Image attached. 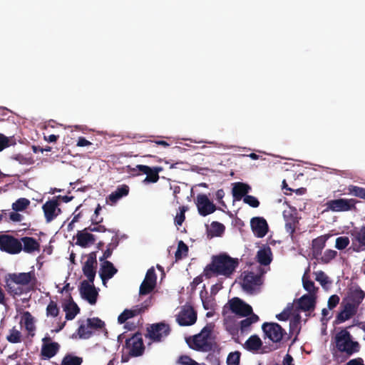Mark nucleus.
I'll list each match as a JSON object with an SVG mask.
<instances>
[{"label": "nucleus", "instance_id": "nucleus-1", "mask_svg": "<svg viewBox=\"0 0 365 365\" xmlns=\"http://www.w3.org/2000/svg\"><path fill=\"white\" fill-rule=\"evenodd\" d=\"M239 264L238 259L232 258L226 254L215 255L204 269L203 274L207 279L213 276L222 275L230 277Z\"/></svg>", "mask_w": 365, "mask_h": 365}, {"label": "nucleus", "instance_id": "nucleus-2", "mask_svg": "<svg viewBox=\"0 0 365 365\" xmlns=\"http://www.w3.org/2000/svg\"><path fill=\"white\" fill-rule=\"evenodd\" d=\"M334 344L332 354L334 359H337V352L345 354L348 358L359 352L361 347L358 341L353 340L351 334L346 329H343L335 334Z\"/></svg>", "mask_w": 365, "mask_h": 365}, {"label": "nucleus", "instance_id": "nucleus-3", "mask_svg": "<svg viewBox=\"0 0 365 365\" xmlns=\"http://www.w3.org/2000/svg\"><path fill=\"white\" fill-rule=\"evenodd\" d=\"M8 277L5 288L12 296L21 295L23 293V289L19 287H16L14 284L21 286L31 285L34 287L38 282L34 269L29 272L9 274Z\"/></svg>", "mask_w": 365, "mask_h": 365}, {"label": "nucleus", "instance_id": "nucleus-4", "mask_svg": "<svg viewBox=\"0 0 365 365\" xmlns=\"http://www.w3.org/2000/svg\"><path fill=\"white\" fill-rule=\"evenodd\" d=\"M214 325L212 323L204 327L201 331L192 336L186 339L189 347L193 350L202 352H210L216 345L210 341Z\"/></svg>", "mask_w": 365, "mask_h": 365}, {"label": "nucleus", "instance_id": "nucleus-5", "mask_svg": "<svg viewBox=\"0 0 365 365\" xmlns=\"http://www.w3.org/2000/svg\"><path fill=\"white\" fill-rule=\"evenodd\" d=\"M357 202L358 201L354 198H339L328 200L325 205L327 210L341 212L356 210V204Z\"/></svg>", "mask_w": 365, "mask_h": 365}, {"label": "nucleus", "instance_id": "nucleus-6", "mask_svg": "<svg viewBox=\"0 0 365 365\" xmlns=\"http://www.w3.org/2000/svg\"><path fill=\"white\" fill-rule=\"evenodd\" d=\"M124 348L130 356L137 357L143 355L145 346L141 334L137 332L131 337L126 339Z\"/></svg>", "mask_w": 365, "mask_h": 365}, {"label": "nucleus", "instance_id": "nucleus-7", "mask_svg": "<svg viewBox=\"0 0 365 365\" xmlns=\"http://www.w3.org/2000/svg\"><path fill=\"white\" fill-rule=\"evenodd\" d=\"M20 240L10 235H0V250L10 255H16L22 251Z\"/></svg>", "mask_w": 365, "mask_h": 365}, {"label": "nucleus", "instance_id": "nucleus-8", "mask_svg": "<svg viewBox=\"0 0 365 365\" xmlns=\"http://www.w3.org/2000/svg\"><path fill=\"white\" fill-rule=\"evenodd\" d=\"M264 335L272 342H280L287 334L286 331L277 323L264 322L262 326Z\"/></svg>", "mask_w": 365, "mask_h": 365}, {"label": "nucleus", "instance_id": "nucleus-9", "mask_svg": "<svg viewBox=\"0 0 365 365\" xmlns=\"http://www.w3.org/2000/svg\"><path fill=\"white\" fill-rule=\"evenodd\" d=\"M170 325L163 322L153 324L147 329L148 336L155 342L161 341L170 334Z\"/></svg>", "mask_w": 365, "mask_h": 365}, {"label": "nucleus", "instance_id": "nucleus-10", "mask_svg": "<svg viewBox=\"0 0 365 365\" xmlns=\"http://www.w3.org/2000/svg\"><path fill=\"white\" fill-rule=\"evenodd\" d=\"M227 304L232 313L241 317H248L252 314V307L238 297L230 299Z\"/></svg>", "mask_w": 365, "mask_h": 365}, {"label": "nucleus", "instance_id": "nucleus-11", "mask_svg": "<svg viewBox=\"0 0 365 365\" xmlns=\"http://www.w3.org/2000/svg\"><path fill=\"white\" fill-rule=\"evenodd\" d=\"M352 237V249L354 252H359L365 250V225L361 227H354L351 230Z\"/></svg>", "mask_w": 365, "mask_h": 365}, {"label": "nucleus", "instance_id": "nucleus-12", "mask_svg": "<svg viewBox=\"0 0 365 365\" xmlns=\"http://www.w3.org/2000/svg\"><path fill=\"white\" fill-rule=\"evenodd\" d=\"M176 320L180 326H191L197 321V312L191 306L184 307L178 314Z\"/></svg>", "mask_w": 365, "mask_h": 365}, {"label": "nucleus", "instance_id": "nucleus-13", "mask_svg": "<svg viewBox=\"0 0 365 365\" xmlns=\"http://www.w3.org/2000/svg\"><path fill=\"white\" fill-rule=\"evenodd\" d=\"M79 292L83 299L87 300L91 304H95L97 301L98 292L93 284L87 280L81 282Z\"/></svg>", "mask_w": 365, "mask_h": 365}, {"label": "nucleus", "instance_id": "nucleus-14", "mask_svg": "<svg viewBox=\"0 0 365 365\" xmlns=\"http://www.w3.org/2000/svg\"><path fill=\"white\" fill-rule=\"evenodd\" d=\"M156 274L153 267L150 268L145 274V277L140 286L139 294L146 295L155 289L156 285Z\"/></svg>", "mask_w": 365, "mask_h": 365}, {"label": "nucleus", "instance_id": "nucleus-15", "mask_svg": "<svg viewBox=\"0 0 365 365\" xmlns=\"http://www.w3.org/2000/svg\"><path fill=\"white\" fill-rule=\"evenodd\" d=\"M365 297V292L358 285L349 288L346 297L343 299L357 309Z\"/></svg>", "mask_w": 365, "mask_h": 365}, {"label": "nucleus", "instance_id": "nucleus-16", "mask_svg": "<svg viewBox=\"0 0 365 365\" xmlns=\"http://www.w3.org/2000/svg\"><path fill=\"white\" fill-rule=\"evenodd\" d=\"M133 171H138L146 175L145 182H157L159 180V173L163 171V168L156 166L150 168L145 165H137Z\"/></svg>", "mask_w": 365, "mask_h": 365}, {"label": "nucleus", "instance_id": "nucleus-17", "mask_svg": "<svg viewBox=\"0 0 365 365\" xmlns=\"http://www.w3.org/2000/svg\"><path fill=\"white\" fill-rule=\"evenodd\" d=\"M197 207L200 215L205 217L213 213L217 207L205 194H199L197 196Z\"/></svg>", "mask_w": 365, "mask_h": 365}, {"label": "nucleus", "instance_id": "nucleus-18", "mask_svg": "<svg viewBox=\"0 0 365 365\" xmlns=\"http://www.w3.org/2000/svg\"><path fill=\"white\" fill-rule=\"evenodd\" d=\"M260 276L252 272H247L245 274L242 287L244 291L249 294H253L257 286L260 284Z\"/></svg>", "mask_w": 365, "mask_h": 365}, {"label": "nucleus", "instance_id": "nucleus-19", "mask_svg": "<svg viewBox=\"0 0 365 365\" xmlns=\"http://www.w3.org/2000/svg\"><path fill=\"white\" fill-rule=\"evenodd\" d=\"M283 217L285 221L286 232L289 233L291 237L292 238L296 231L297 225L299 224V217H297V212H296V210H284L283 212Z\"/></svg>", "mask_w": 365, "mask_h": 365}, {"label": "nucleus", "instance_id": "nucleus-20", "mask_svg": "<svg viewBox=\"0 0 365 365\" xmlns=\"http://www.w3.org/2000/svg\"><path fill=\"white\" fill-rule=\"evenodd\" d=\"M59 203L56 199L47 201L43 204L42 209L46 222H50L54 220L56 216L61 212L60 208H58Z\"/></svg>", "mask_w": 365, "mask_h": 365}, {"label": "nucleus", "instance_id": "nucleus-21", "mask_svg": "<svg viewBox=\"0 0 365 365\" xmlns=\"http://www.w3.org/2000/svg\"><path fill=\"white\" fill-rule=\"evenodd\" d=\"M250 226L252 232L257 237H264L268 232V224L266 220L261 217L252 218Z\"/></svg>", "mask_w": 365, "mask_h": 365}, {"label": "nucleus", "instance_id": "nucleus-22", "mask_svg": "<svg viewBox=\"0 0 365 365\" xmlns=\"http://www.w3.org/2000/svg\"><path fill=\"white\" fill-rule=\"evenodd\" d=\"M341 310L338 313L336 316V321L339 323L344 322L345 321L351 319L358 312V309L349 303L342 300L341 304Z\"/></svg>", "mask_w": 365, "mask_h": 365}, {"label": "nucleus", "instance_id": "nucleus-23", "mask_svg": "<svg viewBox=\"0 0 365 365\" xmlns=\"http://www.w3.org/2000/svg\"><path fill=\"white\" fill-rule=\"evenodd\" d=\"M329 239V235H321L312 242V257L316 259H319V257L322 256V250L325 247L326 242Z\"/></svg>", "mask_w": 365, "mask_h": 365}, {"label": "nucleus", "instance_id": "nucleus-24", "mask_svg": "<svg viewBox=\"0 0 365 365\" xmlns=\"http://www.w3.org/2000/svg\"><path fill=\"white\" fill-rule=\"evenodd\" d=\"M315 304L316 299L313 294H304L297 300V309L303 312L313 311Z\"/></svg>", "mask_w": 365, "mask_h": 365}, {"label": "nucleus", "instance_id": "nucleus-25", "mask_svg": "<svg viewBox=\"0 0 365 365\" xmlns=\"http://www.w3.org/2000/svg\"><path fill=\"white\" fill-rule=\"evenodd\" d=\"M76 239V244L84 248L94 244L96 242L95 236L85 229L77 232Z\"/></svg>", "mask_w": 365, "mask_h": 365}, {"label": "nucleus", "instance_id": "nucleus-26", "mask_svg": "<svg viewBox=\"0 0 365 365\" xmlns=\"http://www.w3.org/2000/svg\"><path fill=\"white\" fill-rule=\"evenodd\" d=\"M49 340L50 338L47 337L43 339V342ZM59 347L60 346L57 342L44 343L41 347V354L45 359H51L57 354Z\"/></svg>", "mask_w": 365, "mask_h": 365}, {"label": "nucleus", "instance_id": "nucleus-27", "mask_svg": "<svg viewBox=\"0 0 365 365\" xmlns=\"http://www.w3.org/2000/svg\"><path fill=\"white\" fill-rule=\"evenodd\" d=\"M118 272V269L114 267L110 261H104L100 269V277L104 282L106 280L111 279Z\"/></svg>", "mask_w": 365, "mask_h": 365}, {"label": "nucleus", "instance_id": "nucleus-28", "mask_svg": "<svg viewBox=\"0 0 365 365\" xmlns=\"http://www.w3.org/2000/svg\"><path fill=\"white\" fill-rule=\"evenodd\" d=\"M22 245V250L26 253H32L40 251V244L32 237H23L20 239Z\"/></svg>", "mask_w": 365, "mask_h": 365}, {"label": "nucleus", "instance_id": "nucleus-29", "mask_svg": "<svg viewBox=\"0 0 365 365\" xmlns=\"http://www.w3.org/2000/svg\"><path fill=\"white\" fill-rule=\"evenodd\" d=\"M251 187L247 184L243 182H235L232 187V195L235 200H240L242 197L247 195Z\"/></svg>", "mask_w": 365, "mask_h": 365}, {"label": "nucleus", "instance_id": "nucleus-30", "mask_svg": "<svg viewBox=\"0 0 365 365\" xmlns=\"http://www.w3.org/2000/svg\"><path fill=\"white\" fill-rule=\"evenodd\" d=\"M272 255L271 248L269 246L264 247L258 250L257 253V262L264 266L269 265L272 259Z\"/></svg>", "mask_w": 365, "mask_h": 365}, {"label": "nucleus", "instance_id": "nucleus-31", "mask_svg": "<svg viewBox=\"0 0 365 365\" xmlns=\"http://www.w3.org/2000/svg\"><path fill=\"white\" fill-rule=\"evenodd\" d=\"M129 187L127 185L118 186L116 190L111 192L108 199L111 203H115L121 197L127 196L129 193Z\"/></svg>", "mask_w": 365, "mask_h": 365}, {"label": "nucleus", "instance_id": "nucleus-32", "mask_svg": "<svg viewBox=\"0 0 365 365\" xmlns=\"http://www.w3.org/2000/svg\"><path fill=\"white\" fill-rule=\"evenodd\" d=\"M62 307L66 312L65 318L68 321L73 320L80 312V308L76 303L62 304Z\"/></svg>", "mask_w": 365, "mask_h": 365}, {"label": "nucleus", "instance_id": "nucleus-33", "mask_svg": "<svg viewBox=\"0 0 365 365\" xmlns=\"http://www.w3.org/2000/svg\"><path fill=\"white\" fill-rule=\"evenodd\" d=\"M143 312V308L136 307L133 309H125L118 317V322L120 324L125 323L128 319L133 318Z\"/></svg>", "mask_w": 365, "mask_h": 365}, {"label": "nucleus", "instance_id": "nucleus-34", "mask_svg": "<svg viewBox=\"0 0 365 365\" xmlns=\"http://www.w3.org/2000/svg\"><path fill=\"white\" fill-rule=\"evenodd\" d=\"M262 346V341L257 335H252L245 341V348L250 351H258Z\"/></svg>", "mask_w": 365, "mask_h": 365}, {"label": "nucleus", "instance_id": "nucleus-35", "mask_svg": "<svg viewBox=\"0 0 365 365\" xmlns=\"http://www.w3.org/2000/svg\"><path fill=\"white\" fill-rule=\"evenodd\" d=\"M347 194L365 200V187L349 185L346 187Z\"/></svg>", "mask_w": 365, "mask_h": 365}, {"label": "nucleus", "instance_id": "nucleus-36", "mask_svg": "<svg viewBox=\"0 0 365 365\" xmlns=\"http://www.w3.org/2000/svg\"><path fill=\"white\" fill-rule=\"evenodd\" d=\"M93 225H90L85 228L88 232H105L107 231V229L104 225H101L99 223L103 222V218L100 219H94V217L91 218ZM108 232H110V230H108ZM111 232H114L111 231Z\"/></svg>", "mask_w": 365, "mask_h": 365}, {"label": "nucleus", "instance_id": "nucleus-37", "mask_svg": "<svg viewBox=\"0 0 365 365\" xmlns=\"http://www.w3.org/2000/svg\"><path fill=\"white\" fill-rule=\"evenodd\" d=\"M246 319L242 320L240 323V330L242 332H244L247 330V329L254 323H256L259 320V317L254 314H251L248 317H245Z\"/></svg>", "mask_w": 365, "mask_h": 365}, {"label": "nucleus", "instance_id": "nucleus-38", "mask_svg": "<svg viewBox=\"0 0 365 365\" xmlns=\"http://www.w3.org/2000/svg\"><path fill=\"white\" fill-rule=\"evenodd\" d=\"M86 324L90 330H98L105 327V322L98 317L88 318Z\"/></svg>", "mask_w": 365, "mask_h": 365}, {"label": "nucleus", "instance_id": "nucleus-39", "mask_svg": "<svg viewBox=\"0 0 365 365\" xmlns=\"http://www.w3.org/2000/svg\"><path fill=\"white\" fill-rule=\"evenodd\" d=\"M112 241H113V242L110 243L108 245L107 249L104 251L103 256L101 257H100L101 262H103V261L104 262V261H106V259L109 258L113 253V249L117 247V245L118 244V236L116 234H115V236L112 238Z\"/></svg>", "mask_w": 365, "mask_h": 365}, {"label": "nucleus", "instance_id": "nucleus-40", "mask_svg": "<svg viewBox=\"0 0 365 365\" xmlns=\"http://www.w3.org/2000/svg\"><path fill=\"white\" fill-rule=\"evenodd\" d=\"M30 205V201L26 198H19L12 204V209L16 212H21L26 210Z\"/></svg>", "mask_w": 365, "mask_h": 365}, {"label": "nucleus", "instance_id": "nucleus-41", "mask_svg": "<svg viewBox=\"0 0 365 365\" xmlns=\"http://www.w3.org/2000/svg\"><path fill=\"white\" fill-rule=\"evenodd\" d=\"M6 339L12 344L19 343L21 341V333L15 327H13L9 330V334L6 336Z\"/></svg>", "mask_w": 365, "mask_h": 365}, {"label": "nucleus", "instance_id": "nucleus-42", "mask_svg": "<svg viewBox=\"0 0 365 365\" xmlns=\"http://www.w3.org/2000/svg\"><path fill=\"white\" fill-rule=\"evenodd\" d=\"M83 359L81 357L68 354L63 357L61 365H81Z\"/></svg>", "mask_w": 365, "mask_h": 365}, {"label": "nucleus", "instance_id": "nucleus-43", "mask_svg": "<svg viewBox=\"0 0 365 365\" xmlns=\"http://www.w3.org/2000/svg\"><path fill=\"white\" fill-rule=\"evenodd\" d=\"M60 309L57 303L51 300L47 305L46 312L47 317H56L59 314Z\"/></svg>", "mask_w": 365, "mask_h": 365}, {"label": "nucleus", "instance_id": "nucleus-44", "mask_svg": "<svg viewBox=\"0 0 365 365\" xmlns=\"http://www.w3.org/2000/svg\"><path fill=\"white\" fill-rule=\"evenodd\" d=\"M24 325L26 329L31 332L35 330L34 319L31 314L29 312H26L24 314Z\"/></svg>", "mask_w": 365, "mask_h": 365}, {"label": "nucleus", "instance_id": "nucleus-45", "mask_svg": "<svg viewBox=\"0 0 365 365\" xmlns=\"http://www.w3.org/2000/svg\"><path fill=\"white\" fill-rule=\"evenodd\" d=\"M77 334L80 339H87L92 336L93 331L89 329L87 324H81L77 329Z\"/></svg>", "mask_w": 365, "mask_h": 365}, {"label": "nucleus", "instance_id": "nucleus-46", "mask_svg": "<svg viewBox=\"0 0 365 365\" xmlns=\"http://www.w3.org/2000/svg\"><path fill=\"white\" fill-rule=\"evenodd\" d=\"M188 252V247L182 241H180L178 242V249L175 252V258L176 259H180L182 257H185L187 255Z\"/></svg>", "mask_w": 365, "mask_h": 365}, {"label": "nucleus", "instance_id": "nucleus-47", "mask_svg": "<svg viewBox=\"0 0 365 365\" xmlns=\"http://www.w3.org/2000/svg\"><path fill=\"white\" fill-rule=\"evenodd\" d=\"M96 268L94 267H88V266H84L83 265L82 270L83 274L88 278V282H90L91 284L93 283L96 271Z\"/></svg>", "mask_w": 365, "mask_h": 365}, {"label": "nucleus", "instance_id": "nucleus-48", "mask_svg": "<svg viewBox=\"0 0 365 365\" xmlns=\"http://www.w3.org/2000/svg\"><path fill=\"white\" fill-rule=\"evenodd\" d=\"M241 353L238 351L230 352L227 358V365H239Z\"/></svg>", "mask_w": 365, "mask_h": 365}, {"label": "nucleus", "instance_id": "nucleus-49", "mask_svg": "<svg viewBox=\"0 0 365 365\" xmlns=\"http://www.w3.org/2000/svg\"><path fill=\"white\" fill-rule=\"evenodd\" d=\"M303 287L305 290L309 292V294H314L317 289L315 287L314 282L304 275L302 278Z\"/></svg>", "mask_w": 365, "mask_h": 365}, {"label": "nucleus", "instance_id": "nucleus-50", "mask_svg": "<svg viewBox=\"0 0 365 365\" xmlns=\"http://www.w3.org/2000/svg\"><path fill=\"white\" fill-rule=\"evenodd\" d=\"M293 309L292 304H288L287 307L279 314L276 315V317L279 321H287L292 313Z\"/></svg>", "mask_w": 365, "mask_h": 365}, {"label": "nucleus", "instance_id": "nucleus-51", "mask_svg": "<svg viewBox=\"0 0 365 365\" xmlns=\"http://www.w3.org/2000/svg\"><path fill=\"white\" fill-rule=\"evenodd\" d=\"M337 255V252L333 250H327L321 257L322 262L327 264L334 259Z\"/></svg>", "mask_w": 365, "mask_h": 365}, {"label": "nucleus", "instance_id": "nucleus-52", "mask_svg": "<svg viewBox=\"0 0 365 365\" xmlns=\"http://www.w3.org/2000/svg\"><path fill=\"white\" fill-rule=\"evenodd\" d=\"M350 240L348 237L342 236L336 239L335 247L339 250H344L349 245Z\"/></svg>", "mask_w": 365, "mask_h": 365}, {"label": "nucleus", "instance_id": "nucleus-53", "mask_svg": "<svg viewBox=\"0 0 365 365\" xmlns=\"http://www.w3.org/2000/svg\"><path fill=\"white\" fill-rule=\"evenodd\" d=\"M177 363L179 365H200L197 361L187 355L180 356L178 358Z\"/></svg>", "mask_w": 365, "mask_h": 365}, {"label": "nucleus", "instance_id": "nucleus-54", "mask_svg": "<svg viewBox=\"0 0 365 365\" xmlns=\"http://www.w3.org/2000/svg\"><path fill=\"white\" fill-rule=\"evenodd\" d=\"M180 213L177 214V215L175 217V224L176 226L182 225V222L185 220V213L187 209L186 207L182 206V207H180Z\"/></svg>", "mask_w": 365, "mask_h": 365}, {"label": "nucleus", "instance_id": "nucleus-55", "mask_svg": "<svg viewBox=\"0 0 365 365\" xmlns=\"http://www.w3.org/2000/svg\"><path fill=\"white\" fill-rule=\"evenodd\" d=\"M211 227L215 236H220L225 231V226L218 222H212Z\"/></svg>", "mask_w": 365, "mask_h": 365}, {"label": "nucleus", "instance_id": "nucleus-56", "mask_svg": "<svg viewBox=\"0 0 365 365\" xmlns=\"http://www.w3.org/2000/svg\"><path fill=\"white\" fill-rule=\"evenodd\" d=\"M315 279L319 282L322 287H324L327 284L329 283V277L323 271H319L315 273Z\"/></svg>", "mask_w": 365, "mask_h": 365}, {"label": "nucleus", "instance_id": "nucleus-57", "mask_svg": "<svg viewBox=\"0 0 365 365\" xmlns=\"http://www.w3.org/2000/svg\"><path fill=\"white\" fill-rule=\"evenodd\" d=\"M243 201L252 207H258L259 205V202L257 198L252 195H245L243 198Z\"/></svg>", "mask_w": 365, "mask_h": 365}, {"label": "nucleus", "instance_id": "nucleus-58", "mask_svg": "<svg viewBox=\"0 0 365 365\" xmlns=\"http://www.w3.org/2000/svg\"><path fill=\"white\" fill-rule=\"evenodd\" d=\"M97 259H96V252H91L87 256V260L84 263V266L88 267H97Z\"/></svg>", "mask_w": 365, "mask_h": 365}, {"label": "nucleus", "instance_id": "nucleus-59", "mask_svg": "<svg viewBox=\"0 0 365 365\" xmlns=\"http://www.w3.org/2000/svg\"><path fill=\"white\" fill-rule=\"evenodd\" d=\"M339 297L336 294L331 295L328 299V307L332 309L337 306L339 302Z\"/></svg>", "mask_w": 365, "mask_h": 365}, {"label": "nucleus", "instance_id": "nucleus-60", "mask_svg": "<svg viewBox=\"0 0 365 365\" xmlns=\"http://www.w3.org/2000/svg\"><path fill=\"white\" fill-rule=\"evenodd\" d=\"M206 360L211 364V365H220V361L219 357L215 355L214 353H210L206 356Z\"/></svg>", "mask_w": 365, "mask_h": 365}, {"label": "nucleus", "instance_id": "nucleus-61", "mask_svg": "<svg viewBox=\"0 0 365 365\" xmlns=\"http://www.w3.org/2000/svg\"><path fill=\"white\" fill-rule=\"evenodd\" d=\"M9 138L4 134L0 133V152L9 147Z\"/></svg>", "mask_w": 365, "mask_h": 365}, {"label": "nucleus", "instance_id": "nucleus-62", "mask_svg": "<svg viewBox=\"0 0 365 365\" xmlns=\"http://www.w3.org/2000/svg\"><path fill=\"white\" fill-rule=\"evenodd\" d=\"M149 144L150 148H156L158 145H162L163 147H168L170 144L165 140H156V141H146Z\"/></svg>", "mask_w": 365, "mask_h": 365}, {"label": "nucleus", "instance_id": "nucleus-63", "mask_svg": "<svg viewBox=\"0 0 365 365\" xmlns=\"http://www.w3.org/2000/svg\"><path fill=\"white\" fill-rule=\"evenodd\" d=\"M9 220L12 222H21L23 216L17 212H11L9 213Z\"/></svg>", "mask_w": 365, "mask_h": 365}, {"label": "nucleus", "instance_id": "nucleus-64", "mask_svg": "<svg viewBox=\"0 0 365 365\" xmlns=\"http://www.w3.org/2000/svg\"><path fill=\"white\" fill-rule=\"evenodd\" d=\"M91 144H92L91 142L88 141L84 137H80L78 140L76 145L78 147H84V146L91 145Z\"/></svg>", "mask_w": 365, "mask_h": 365}]
</instances>
